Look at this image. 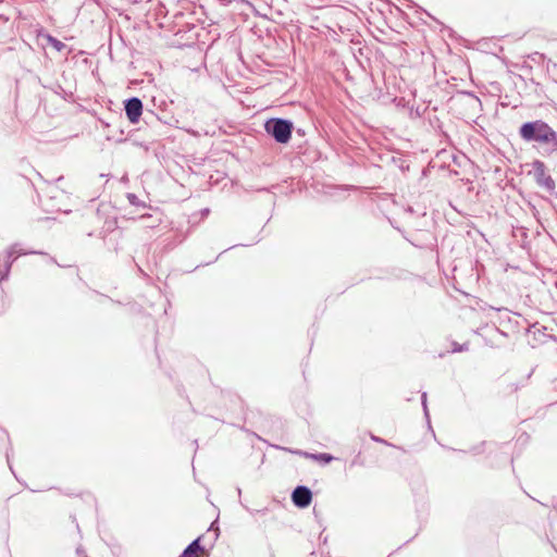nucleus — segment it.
<instances>
[{"mask_svg": "<svg viewBox=\"0 0 557 557\" xmlns=\"http://www.w3.org/2000/svg\"><path fill=\"white\" fill-rule=\"evenodd\" d=\"M265 132L271 135L275 141L287 144L292 137L293 123L284 119H270L264 124Z\"/></svg>", "mask_w": 557, "mask_h": 557, "instance_id": "2", "label": "nucleus"}, {"mask_svg": "<svg viewBox=\"0 0 557 557\" xmlns=\"http://www.w3.org/2000/svg\"><path fill=\"white\" fill-rule=\"evenodd\" d=\"M453 346H454V347H453V351H454V352H459V351H463V350H467V349H468L467 344L459 345V344H457V343H454V344H453Z\"/></svg>", "mask_w": 557, "mask_h": 557, "instance_id": "10", "label": "nucleus"}, {"mask_svg": "<svg viewBox=\"0 0 557 557\" xmlns=\"http://www.w3.org/2000/svg\"><path fill=\"white\" fill-rule=\"evenodd\" d=\"M48 41L58 51H61L65 47V45L63 42H61L60 40H58L57 38H54L52 36L48 37Z\"/></svg>", "mask_w": 557, "mask_h": 557, "instance_id": "9", "label": "nucleus"}, {"mask_svg": "<svg viewBox=\"0 0 557 557\" xmlns=\"http://www.w3.org/2000/svg\"><path fill=\"white\" fill-rule=\"evenodd\" d=\"M306 457L312 458L314 460L322 461L324 463H329L333 460V456L330 454L321 453V454H305Z\"/></svg>", "mask_w": 557, "mask_h": 557, "instance_id": "8", "label": "nucleus"}, {"mask_svg": "<svg viewBox=\"0 0 557 557\" xmlns=\"http://www.w3.org/2000/svg\"><path fill=\"white\" fill-rule=\"evenodd\" d=\"M533 175L539 186L545 188L547 191L555 189V181L547 174L544 162L535 160L532 162Z\"/></svg>", "mask_w": 557, "mask_h": 557, "instance_id": "3", "label": "nucleus"}, {"mask_svg": "<svg viewBox=\"0 0 557 557\" xmlns=\"http://www.w3.org/2000/svg\"><path fill=\"white\" fill-rule=\"evenodd\" d=\"M125 114L131 123H137L143 114V102L139 98L133 97L125 101Z\"/></svg>", "mask_w": 557, "mask_h": 557, "instance_id": "4", "label": "nucleus"}, {"mask_svg": "<svg viewBox=\"0 0 557 557\" xmlns=\"http://www.w3.org/2000/svg\"><path fill=\"white\" fill-rule=\"evenodd\" d=\"M421 400H422V406H423L424 414L428 417L429 416V411H428V406H426V393L425 392L422 393Z\"/></svg>", "mask_w": 557, "mask_h": 557, "instance_id": "12", "label": "nucleus"}, {"mask_svg": "<svg viewBox=\"0 0 557 557\" xmlns=\"http://www.w3.org/2000/svg\"><path fill=\"white\" fill-rule=\"evenodd\" d=\"M519 135L525 141H535L546 146L548 152L557 151V133L542 120L522 124Z\"/></svg>", "mask_w": 557, "mask_h": 557, "instance_id": "1", "label": "nucleus"}, {"mask_svg": "<svg viewBox=\"0 0 557 557\" xmlns=\"http://www.w3.org/2000/svg\"><path fill=\"white\" fill-rule=\"evenodd\" d=\"M127 199H128L129 203H132V205H135V206L139 205V200L135 194H127Z\"/></svg>", "mask_w": 557, "mask_h": 557, "instance_id": "11", "label": "nucleus"}, {"mask_svg": "<svg viewBox=\"0 0 557 557\" xmlns=\"http://www.w3.org/2000/svg\"><path fill=\"white\" fill-rule=\"evenodd\" d=\"M371 440L376 442V443H382V444L388 445V443L385 440H383L381 437H377V436H375L373 434L371 435Z\"/></svg>", "mask_w": 557, "mask_h": 557, "instance_id": "13", "label": "nucleus"}, {"mask_svg": "<svg viewBox=\"0 0 557 557\" xmlns=\"http://www.w3.org/2000/svg\"><path fill=\"white\" fill-rule=\"evenodd\" d=\"M292 500L298 508H306L312 500V493L309 487L299 485L293 491Z\"/></svg>", "mask_w": 557, "mask_h": 557, "instance_id": "5", "label": "nucleus"}, {"mask_svg": "<svg viewBox=\"0 0 557 557\" xmlns=\"http://www.w3.org/2000/svg\"><path fill=\"white\" fill-rule=\"evenodd\" d=\"M203 550L200 545V537L194 540L182 553L181 557H198L199 553Z\"/></svg>", "mask_w": 557, "mask_h": 557, "instance_id": "7", "label": "nucleus"}, {"mask_svg": "<svg viewBox=\"0 0 557 557\" xmlns=\"http://www.w3.org/2000/svg\"><path fill=\"white\" fill-rule=\"evenodd\" d=\"M14 253H18L16 250V246H12L9 248V250L7 251L8 260L5 261L4 264H0V284L9 275V272H10V269L12 265V261L10 259L13 257Z\"/></svg>", "mask_w": 557, "mask_h": 557, "instance_id": "6", "label": "nucleus"}]
</instances>
